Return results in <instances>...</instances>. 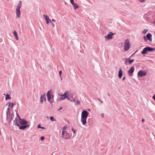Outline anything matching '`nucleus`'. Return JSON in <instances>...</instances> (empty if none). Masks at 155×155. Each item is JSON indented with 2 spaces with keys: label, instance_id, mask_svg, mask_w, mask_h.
<instances>
[{
  "label": "nucleus",
  "instance_id": "nucleus-29",
  "mask_svg": "<svg viewBox=\"0 0 155 155\" xmlns=\"http://www.w3.org/2000/svg\"><path fill=\"white\" fill-rule=\"evenodd\" d=\"M76 103V104H80V101H78L77 102H75Z\"/></svg>",
  "mask_w": 155,
  "mask_h": 155
},
{
  "label": "nucleus",
  "instance_id": "nucleus-42",
  "mask_svg": "<svg viewBox=\"0 0 155 155\" xmlns=\"http://www.w3.org/2000/svg\"><path fill=\"white\" fill-rule=\"evenodd\" d=\"M52 21L55 22V20L53 19H52Z\"/></svg>",
  "mask_w": 155,
  "mask_h": 155
},
{
  "label": "nucleus",
  "instance_id": "nucleus-12",
  "mask_svg": "<svg viewBox=\"0 0 155 155\" xmlns=\"http://www.w3.org/2000/svg\"><path fill=\"white\" fill-rule=\"evenodd\" d=\"M134 67H131L130 69L128 71V74L130 76H131L132 74L134 71Z\"/></svg>",
  "mask_w": 155,
  "mask_h": 155
},
{
  "label": "nucleus",
  "instance_id": "nucleus-20",
  "mask_svg": "<svg viewBox=\"0 0 155 155\" xmlns=\"http://www.w3.org/2000/svg\"><path fill=\"white\" fill-rule=\"evenodd\" d=\"M14 35L15 36V37L17 40H18V34L16 31H14L13 32Z\"/></svg>",
  "mask_w": 155,
  "mask_h": 155
},
{
  "label": "nucleus",
  "instance_id": "nucleus-10",
  "mask_svg": "<svg viewBox=\"0 0 155 155\" xmlns=\"http://www.w3.org/2000/svg\"><path fill=\"white\" fill-rule=\"evenodd\" d=\"M17 117L15 118V120L14 121V122L15 124L17 125V126H19V125L18 123V120L21 119L20 117L19 116L18 114L17 113Z\"/></svg>",
  "mask_w": 155,
  "mask_h": 155
},
{
  "label": "nucleus",
  "instance_id": "nucleus-36",
  "mask_svg": "<svg viewBox=\"0 0 155 155\" xmlns=\"http://www.w3.org/2000/svg\"><path fill=\"white\" fill-rule=\"evenodd\" d=\"M38 128H41V125H40V124H39L38 125Z\"/></svg>",
  "mask_w": 155,
  "mask_h": 155
},
{
  "label": "nucleus",
  "instance_id": "nucleus-30",
  "mask_svg": "<svg viewBox=\"0 0 155 155\" xmlns=\"http://www.w3.org/2000/svg\"><path fill=\"white\" fill-rule=\"evenodd\" d=\"M45 138V137L44 136H42L41 137V140H43Z\"/></svg>",
  "mask_w": 155,
  "mask_h": 155
},
{
  "label": "nucleus",
  "instance_id": "nucleus-5",
  "mask_svg": "<svg viewBox=\"0 0 155 155\" xmlns=\"http://www.w3.org/2000/svg\"><path fill=\"white\" fill-rule=\"evenodd\" d=\"M130 48V43L128 39H126L124 42V49L126 51H128Z\"/></svg>",
  "mask_w": 155,
  "mask_h": 155
},
{
  "label": "nucleus",
  "instance_id": "nucleus-33",
  "mask_svg": "<svg viewBox=\"0 0 155 155\" xmlns=\"http://www.w3.org/2000/svg\"><path fill=\"white\" fill-rule=\"evenodd\" d=\"M51 24H52V26H53V27H54L55 25H54V24L51 21V22H50Z\"/></svg>",
  "mask_w": 155,
  "mask_h": 155
},
{
  "label": "nucleus",
  "instance_id": "nucleus-11",
  "mask_svg": "<svg viewBox=\"0 0 155 155\" xmlns=\"http://www.w3.org/2000/svg\"><path fill=\"white\" fill-rule=\"evenodd\" d=\"M43 17H44V18L46 21L47 24H48L50 22H51V21L49 19L48 16L46 15H44Z\"/></svg>",
  "mask_w": 155,
  "mask_h": 155
},
{
  "label": "nucleus",
  "instance_id": "nucleus-51",
  "mask_svg": "<svg viewBox=\"0 0 155 155\" xmlns=\"http://www.w3.org/2000/svg\"><path fill=\"white\" fill-rule=\"evenodd\" d=\"M154 23L155 24V21L154 22Z\"/></svg>",
  "mask_w": 155,
  "mask_h": 155
},
{
  "label": "nucleus",
  "instance_id": "nucleus-22",
  "mask_svg": "<svg viewBox=\"0 0 155 155\" xmlns=\"http://www.w3.org/2000/svg\"><path fill=\"white\" fill-rule=\"evenodd\" d=\"M11 97L9 94H7L6 95L5 100H7L11 99Z\"/></svg>",
  "mask_w": 155,
  "mask_h": 155
},
{
  "label": "nucleus",
  "instance_id": "nucleus-4",
  "mask_svg": "<svg viewBox=\"0 0 155 155\" xmlns=\"http://www.w3.org/2000/svg\"><path fill=\"white\" fill-rule=\"evenodd\" d=\"M51 92L52 91H48L47 93V96L48 101L52 104L53 100V96L51 94Z\"/></svg>",
  "mask_w": 155,
  "mask_h": 155
},
{
  "label": "nucleus",
  "instance_id": "nucleus-46",
  "mask_svg": "<svg viewBox=\"0 0 155 155\" xmlns=\"http://www.w3.org/2000/svg\"><path fill=\"white\" fill-rule=\"evenodd\" d=\"M41 128L42 129H45V128L44 127H41Z\"/></svg>",
  "mask_w": 155,
  "mask_h": 155
},
{
  "label": "nucleus",
  "instance_id": "nucleus-23",
  "mask_svg": "<svg viewBox=\"0 0 155 155\" xmlns=\"http://www.w3.org/2000/svg\"><path fill=\"white\" fill-rule=\"evenodd\" d=\"M148 31V30L147 29H144L142 31V33L143 34H145Z\"/></svg>",
  "mask_w": 155,
  "mask_h": 155
},
{
  "label": "nucleus",
  "instance_id": "nucleus-2",
  "mask_svg": "<svg viewBox=\"0 0 155 155\" xmlns=\"http://www.w3.org/2000/svg\"><path fill=\"white\" fill-rule=\"evenodd\" d=\"M88 112L86 110L83 111L81 114V121L83 125L86 124V119L87 117Z\"/></svg>",
  "mask_w": 155,
  "mask_h": 155
},
{
  "label": "nucleus",
  "instance_id": "nucleus-31",
  "mask_svg": "<svg viewBox=\"0 0 155 155\" xmlns=\"http://www.w3.org/2000/svg\"><path fill=\"white\" fill-rule=\"evenodd\" d=\"M62 71H59V74L60 77H61V74H62Z\"/></svg>",
  "mask_w": 155,
  "mask_h": 155
},
{
  "label": "nucleus",
  "instance_id": "nucleus-8",
  "mask_svg": "<svg viewBox=\"0 0 155 155\" xmlns=\"http://www.w3.org/2000/svg\"><path fill=\"white\" fill-rule=\"evenodd\" d=\"M73 94H69V92L68 91V94L67 95V98L69 101H74L75 99L74 97H73Z\"/></svg>",
  "mask_w": 155,
  "mask_h": 155
},
{
  "label": "nucleus",
  "instance_id": "nucleus-44",
  "mask_svg": "<svg viewBox=\"0 0 155 155\" xmlns=\"http://www.w3.org/2000/svg\"><path fill=\"white\" fill-rule=\"evenodd\" d=\"M125 79V77H124L123 78L122 80H124Z\"/></svg>",
  "mask_w": 155,
  "mask_h": 155
},
{
  "label": "nucleus",
  "instance_id": "nucleus-18",
  "mask_svg": "<svg viewBox=\"0 0 155 155\" xmlns=\"http://www.w3.org/2000/svg\"><path fill=\"white\" fill-rule=\"evenodd\" d=\"M21 6V2L20 1L17 5L16 9H20Z\"/></svg>",
  "mask_w": 155,
  "mask_h": 155
},
{
  "label": "nucleus",
  "instance_id": "nucleus-48",
  "mask_svg": "<svg viewBox=\"0 0 155 155\" xmlns=\"http://www.w3.org/2000/svg\"><path fill=\"white\" fill-rule=\"evenodd\" d=\"M62 109V107H61L59 109V110H61V109Z\"/></svg>",
  "mask_w": 155,
  "mask_h": 155
},
{
  "label": "nucleus",
  "instance_id": "nucleus-25",
  "mask_svg": "<svg viewBox=\"0 0 155 155\" xmlns=\"http://www.w3.org/2000/svg\"><path fill=\"white\" fill-rule=\"evenodd\" d=\"M134 59H133V60H130L129 59V64H131L132 63L134 62Z\"/></svg>",
  "mask_w": 155,
  "mask_h": 155
},
{
  "label": "nucleus",
  "instance_id": "nucleus-3",
  "mask_svg": "<svg viewBox=\"0 0 155 155\" xmlns=\"http://www.w3.org/2000/svg\"><path fill=\"white\" fill-rule=\"evenodd\" d=\"M155 50V48H153L150 47H147L144 48L141 51V54H145L148 53V52H152Z\"/></svg>",
  "mask_w": 155,
  "mask_h": 155
},
{
  "label": "nucleus",
  "instance_id": "nucleus-17",
  "mask_svg": "<svg viewBox=\"0 0 155 155\" xmlns=\"http://www.w3.org/2000/svg\"><path fill=\"white\" fill-rule=\"evenodd\" d=\"M151 12H149L145 14L144 17V18H150V15L151 14Z\"/></svg>",
  "mask_w": 155,
  "mask_h": 155
},
{
  "label": "nucleus",
  "instance_id": "nucleus-32",
  "mask_svg": "<svg viewBox=\"0 0 155 155\" xmlns=\"http://www.w3.org/2000/svg\"><path fill=\"white\" fill-rule=\"evenodd\" d=\"M40 101H41V103H42L43 101V99H42V97H41Z\"/></svg>",
  "mask_w": 155,
  "mask_h": 155
},
{
  "label": "nucleus",
  "instance_id": "nucleus-34",
  "mask_svg": "<svg viewBox=\"0 0 155 155\" xmlns=\"http://www.w3.org/2000/svg\"><path fill=\"white\" fill-rule=\"evenodd\" d=\"M153 98L155 101V94H154L152 97Z\"/></svg>",
  "mask_w": 155,
  "mask_h": 155
},
{
  "label": "nucleus",
  "instance_id": "nucleus-38",
  "mask_svg": "<svg viewBox=\"0 0 155 155\" xmlns=\"http://www.w3.org/2000/svg\"><path fill=\"white\" fill-rule=\"evenodd\" d=\"M142 122H144L145 121V120L144 119H142Z\"/></svg>",
  "mask_w": 155,
  "mask_h": 155
},
{
  "label": "nucleus",
  "instance_id": "nucleus-49",
  "mask_svg": "<svg viewBox=\"0 0 155 155\" xmlns=\"http://www.w3.org/2000/svg\"><path fill=\"white\" fill-rule=\"evenodd\" d=\"M108 96H110V95L109 94H108Z\"/></svg>",
  "mask_w": 155,
  "mask_h": 155
},
{
  "label": "nucleus",
  "instance_id": "nucleus-28",
  "mask_svg": "<svg viewBox=\"0 0 155 155\" xmlns=\"http://www.w3.org/2000/svg\"><path fill=\"white\" fill-rule=\"evenodd\" d=\"M70 2L73 5L74 3V0H70Z\"/></svg>",
  "mask_w": 155,
  "mask_h": 155
},
{
  "label": "nucleus",
  "instance_id": "nucleus-15",
  "mask_svg": "<svg viewBox=\"0 0 155 155\" xmlns=\"http://www.w3.org/2000/svg\"><path fill=\"white\" fill-rule=\"evenodd\" d=\"M123 75V72L121 68L119 69V71L118 72V77L120 79L121 78Z\"/></svg>",
  "mask_w": 155,
  "mask_h": 155
},
{
  "label": "nucleus",
  "instance_id": "nucleus-7",
  "mask_svg": "<svg viewBox=\"0 0 155 155\" xmlns=\"http://www.w3.org/2000/svg\"><path fill=\"white\" fill-rule=\"evenodd\" d=\"M68 94V91L65 92L63 94H59V95L61 97L59 99V101H61L67 98V95Z\"/></svg>",
  "mask_w": 155,
  "mask_h": 155
},
{
  "label": "nucleus",
  "instance_id": "nucleus-40",
  "mask_svg": "<svg viewBox=\"0 0 155 155\" xmlns=\"http://www.w3.org/2000/svg\"><path fill=\"white\" fill-rule=\"evenodd\" d=\"M72 130L73 131L74 133H75V131L74 130H73V128H72Z\"/></svg>",
  "mask_w": 155,
  "mask_h": 155
},
{
  "label": "nucleus",
  "instance_id": "nucleus-21",
  "mask_svg": "<svg viewBox=\"0 0 155 155\" xmlns=\"http://www.w3.org/2000/svg\"><path fill=\"white\" fill-rule=\"evenodd\" d=\"M73 5L74 7V8L75 9L78 8H79L78 5L76 3H74V4H73Z\"/></svg>",
  "mask_w": 155,
  "mask_h": 155
},
{
  "label": "nucleus",
  "instance_id": "nucleus-39",
  "mask_svg": "<svg viewBox=\"0 0 155 155\" xmlns=\"http://www.w3.org/2000/svg\"><path fill=\"white\" fill-rule=\"evenodd\" d=\"M98 100H99V101H100L101 103H103V101H101L100 100V99H98Z\"/></svg>",
  "mask_w": 155,
  "mask_h": 155
},
{
  "label": "nucleus",
  "instance_id": "nucleus-9",
  "mask_svg": "<svg viewBox=\"0 0 155 155\" xmlns=\"http://www.w3.org/2000/svg\"><path fill=\"white\" fill-rule=\"evenodd\" d=\"M146 74L147 73L145 72L142 70L140 71L137 73L138 76L140 77L145 76Z\"/></svg>",
  "mask_w": 155,
  "mask_h": 155
},
{
  "label": "nucleus",
  "instance_id": "nucleus-13",
  "mask_svg": "<svg viewBox=\"0 0 155 155\" xmlns=\"http://www.w3.org/2000/svg\"><path fill=\"white\" fill-rule=\"evenodd\" d=\"M18 122L22 125H26L28 124V122L26 121L24 119H20L18 120Z\"/></svg>",
  "mask_w": 155,
  "mask_h": 155
},
{
  "label": "nucleus",
  "instance_id": "nucleus-19",
  "mask_svg": "<svg viewBox=\"0 0 155 155\" xmlns=\"http://www.w3.org/2000/svg\"><path fill=\"white\" fill-rule=\"evenodd\" d=\"M28 127V125L22 126L19 127V129L20 130H24L27 127Z\"/></svg>",
  "mask_w": 155,
  "mask_h": 155
},
{
  "label": "nucleus",
  "instance_id": "nucleus-45",
  "mask_svg": "<svg viewBox=\"0 0 155 155\" xmlns=\"http://www.w3.org/2000/svg\"><path fill=\"white\" fill-rule=\"evenodd\" d=\"M7 110H8V112H9V108L8 107V109H7Z\"/></svg>",
  "mask_w": 155,
  "mask_h": 155
},
{
  "label": "nucleus",
  "instance_id": "nucleus-50",
  "mask_svg": "<svg viewBox=\"0 0 155 155\" xmlns=\"http://www.w3.org/2000/svg\"><path fill=\"white\" fill-rule=\"evenodd\" d=\"M137 51H138V50H136V52H137Z\"/></svg>",
  "mask_w": 155,
  "mask_h": 155
},
{
  "label": "nucleus",
  "instance_id": "nucleus-41",
  "mask_svg": "<svg viewBox=\"0 0 155 155\" xmlns=\"http://www.w3.org/2000/svg\"><path fill=\"white\" fill-rule=\"evenodd\" d=\"M72 130L73 131L74 133H75V131L74 130H73V128H72Z\"/></svg>",
  "mask_w": 155,
  "mask_h": 155
},
{
  "label": "nucleus",
  "instance_id": "nucleus-14",
  "mask_svg": "<svg viewBox=\"0 0 155 155\" xmlns=\"http://www.w3.org/2000/svg\"><path fill=\"white\" fill-rule=\"evenodd\" d=\"M113 34L111 32L108 34L107 35L105 36L104 37L105 39H111L112 38V35H113Z\"/></svg>",
  "mask_w": 155,
  "mask_h": 155
},
{
  "label": "nucleus",
  "instance_id": "nucleus-24",
  "mask_svg": "<svg viewBox=\"0 0 155 155\" xmlns=\"http://www.w3.org/2000/svg\"><path fill=\"white\" fill-rule=\"evenodd\" d=\"M50 119L51 120V121H56L55 119L54 118L52 117H50Z\"/></svg>",
  "mask_w": 155,
  "mask_h": 155
},
{
  "label": "nucleus",
  "instance_id": "nucleus-16",
  "mask_svg": "<svg viewBox=\"0 0 155 155\" xmlns=\"http://www.w3.org/2000/svg\"><path fill=\"white\" fill-rule=\"evenodd\" d=\"M16 17L18 18H19L21 15V12L20 9H16Z\"/></svg>",
  "mask_w": 155,
  "mask_h": 155
},
{
  "label": "nucleus",
  "instance_id": "nucleus-47",
  "mask_svg": "<svg viewBox=\"0 0 155 155\" xmlns=\"http://www.w3.org/2000/svg\"><path fill=\"white\" fill-rule=\"evenodd\" d=\"M44 100L45 101H46V99L45 97L44 98Z\"/></svg>",
  "mask_w": 155,
  "mask_h": 155
},
{
  "label": "nucleus",
  "instance_id": "nucleus-37",
  "mask_svg": "<svg viewBox=\"0 0 155 155\" xmlns=\"http://www.w3.org/2000/svg\"><path fill=\"white\" fill-rule=\"evenodd\" d=\"M101 116L102 117H104V114H101Z\"/></svg>",
  "mask_w": 155,
  "mask_h": 155
},
{
  "label": "nucleus",
  "instance_id": "nucleus-26",
  "mask_svg": "<svg viewBox=\"0 0 155 155\" xmlns=\"http://www.w3.org/2000/svg\"><path fill=\"white\" fill-rule=\"evenodd\" d=\"M11 104V107H13V106L15 105V104H14L13 103H12L11 104L9 103V104L8 107H9L10 106Z\"/></svg>",
  "mask_w": 155,
  "mask_h": 155
},
{
  "label": "nucleus",
  "instance_id": "nucleus-6",
  "mask_svg": "<svg viewBox=\"0 0 155 155\" xmlns=\"http://www.w3.org/2000/svg\"><path fill=\"white\" fill-rule=\"evenodd\" d=\"M152 35L150 33H148L146 37L145 36H143L144 40L145 42H147L148 40H149L150 41H152Z\"/></svg>",
  "mask_w": 155,
  "mask_h": 155
},
{
  "label": "nucleus",
  "instance_id": "nucleus-35",
  "mask_svg": "<svg viewBox=\"0 0 155 155\" xmlns=\"http://www.w3.org/2000/svg\"><path fill=\"white\" fill-rule=\"evenodd\" d=\"M140 1L141 2H143L145 1V0H141Z\"/></svg>",
  "mask_w": 155,
  "mask_h": 155
},
{
  "label": "nucleus",
  "instance_id": "nucleus-43",
  "mask_svg": "<svg viewBox=\"0 0 155 155\" xmlns=\"http://www.w3.org/2000/svg\"><path fill=\"white\" fill-rule=\"evenodd\" d=\"M41 97H42V99L43 98H44V95L42 96V95H41Z\"/></svg>",
  "mask_w": 155,
  "mask_h": 155
},
{
  "label": "nucleus",
  "instance_id": "nucleus-27",
  "mask_svg": "<svg viewBox=\"0 0 155 155\" xmlns=\"http://www.w3.org/2000/svg\"><path fill=\"white\" fill-rule=\"evenodd\" d=\"M125 62L126 63H127L128 62H129V59L128 58H126L125 59Z\"/></svg>",
  "mask_w": 155,
  "mask_h": 155
},
{
  "label": "nucleus",
  "instance_id": "nucleus-1",
  "mask_svg": "<svg viewBox=\"0 0 155 155\" xmlns=\"http://www.w3.org/2000/svg\"><path fill=\"white\" fill-rule=\"evenodd\" d=\"M67 128V127H64L62 132L61 137L65 139L70 138L71 136V134L69 133Z\"/></svg>",
  "mask_w": 155,
  "mask_h": 155
}]
</instances>
